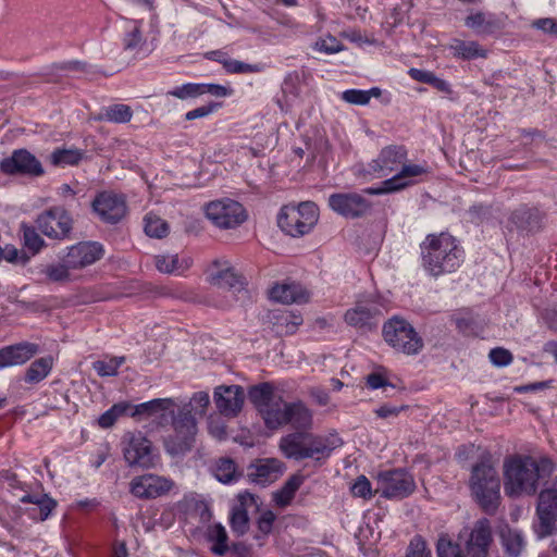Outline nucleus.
<instances>
[{
	"mask_svg": "<svg viewBox=\"0 0 557 557\" xmlns=\"http://www.w3.org/2000/svg\"><path fill=\"white\" fill-rule=\"evenodd\" d=\"M210 283L221 288H228L234 293L247 294L245 288V277L242 274L235 272L234 268L231 267L218 269L216 271L212 272L210 274Z\"/></svg>",
	"mask_w": 557,
	"mask_h": 557,
	"instance_id": "25",
	"label": "nucleus"
},
{
	"mask_svg": "<svg viewBox=\"0 0 557 557\" xmlns=\"http://www.w3.org/2000/svg\"><path fill=\"white\" fill-rule=\"evenodd\" d=\"M329 206L338 214L346 218H358L370 209L369 201L356 193L333 194L329 198Z\"/></svg>",
	"mask_w": 557,
	"mask_h": 557,
	"instance_id": "20",
	"label": "nucleus"
},
{
	"mask_svg": "<svg viewBox=\"0 0 557 557\" xmlns=\"http://www.w3.org/2000/svg\"><path fill=\"white\" fill-rule=\"evenodd\" d=\"M448 48L455 58H460L463 60H472L486 57V50L480 47L476 41L454 39L449 44Z\"/></svg>",
	"mask_w": 557,
	"mask_h": 557,
	"instance_id": "30",
	"label": "nucleus"
},
{
	"mask_svg": "<svg viewBox=\"0 0 557 557\" xmlns=\"http://www.w3.org/2000/svg\"><path fill=\"white\" fill-rule=\"evenodd\" d=\"M531 26L533 28L542 30L543 33H545L547 35L557 36V21L555 18H552V17L537 18L531 23Z\"/></svg>",
	"mask_w": 557,
	"mask_h": 557,
	"instance_id": "57",
	"label": "nucleus"
},
{
	"mask_svg": "<svg viewBox=\"0 0 557 557\" xmlns=\"http://www.w3.org/2000/svg\"><path fill=\"white\" fill-rule=\"evenodd\" d=\"M208 541L212 543L211 550L215 555L223 556L228 550L227 533L220 523L209 527Z\"/></svg>",
	"mask_w": 557,
	"mask_h": 557,
	"instance_id": "38",
	"label": "nucleus"
},
{
	"mask_svg": "<svg viewBox=\"0 0 557 557\" xmlns=\"http://www.w3.org/2000/svg\"><path fill=\"white\" fill-rule=\"evenodd\" d=\"M554 471V462L546 457L536 459L527 455H513L504 461V490L510 497L534 495L539 483L548 479Z\"/></svg>",
	"mask_w": 557,
	"mask_h": 557,
	"instance_id": "2",
	"label": "nucleus"
},
{
	"mask_svg": "<svg viewBox=\"0 0 557 557\" xmlns=\"http://www.w3.org/2000/svg\"><path fill=\"white\" fill-rule=\"evenodd\" d=\"M53 366V358L46 356L30 363L25 373V382L39 383L48 376Z\"/></svg>",
	"mask_w": 557,
	"mask_h": 557,
	"instance_id": "33",
	"label": "nucleus"
},
{
	"mask_svg": "<svg viewBox=\"0 0 557 557\" xmlns=\"http://www.w3.org/2000/svg\"><path fill=\"white\" fill-rule=\"evenodd\" d=\"M270 298L282 304L306 302L308 293L298 284H276L270 289Z\"/></svg>",
	"mask_w": 557,
	"mask_h": 557,
	"instance_id": "27",
	"label": "nucleus"
},
{
	"mask_svg": "<svg viewBox=\"0 0 557 557\" xmlns=\"http://www.w3.org/2000/svg\"><path fill=\"white\" fill-rule=\"evenodd\" d=\"M490 360L496 367L508 366L512 361V355L509 350L497 347L490 351Z\"/></svg>",
	"mask_w": 557,
	"mask_h": 557,
	"instance_id": "56",
	"label": "nucleus"
},
{
	"mask_svg": "<svg viewBox=\"0 0 557 557\" xmlns=\"http://www.w3.org/2000/svg\"><path fill=\"white\" fill-rule=\"evenodd\" d=\"M70 267H67V263L62 257L60 262L47 264L41 270V273H44L50 282L64 283L70 280Z\"/></svg>",
	"mask_w": 557,
	"mask_h": 557,
	"instance_id": "43",
	"label": "nucleus"
},
{
	"mask_svg": "<svg viewBox=\"0 0 557 557\" xmlns=\"http://www.w3.org/2000/svg\"><path fill=\"white\" fill-rule=\"evenodd\" d=\"M274 521L275 515L272 511L268 510L260 516L258 520V529L263 534H269L272 530Z\"/></svg>",
	"mask_w": 557,
	"mask_h": 557,
	"instance_id": "61",
	"label": "nucleus"
},
{
	"mask_svg": "<svg viewBox=\"0 0 557 557\" xmlns=\"http://www.w3.org/2000/svg\"><path fill=\"white\" fill-rule=\"evenodd\" d=\"M283 472V462L275 458L259 459L248 468L249 479L260 485L276 481Z\"/></svg>",
	"mask_w": 557,
	"mask_h": 557,
	"instance_id": "23",
	"label": "nucleus"
},
{
	"mask_svg": "<svg viewBox=\"0 0 557 557\" xmlns=\"http://www.w3.org/2000/svg\"><path fill=\"white\" fill-rule=\"evenodd\" d=\"M172 426L173 433L163 440L165 451L172 457L185 455L195 442L196 417L190 414L188 407L178 409L176 417H173Z\"/></svg>",
	"mask_w": 557,
	"mask_h": 557,
	"instance_id": "6",
	"label": "nucleus"
},
{
	"mask_svg": "<svg viewBox=\"0 0 557 557\" xmlns=\"http://www.w3.org/2000/svg\"><path fill=\"white\" fill-rule=\"evenodd\" d=\"M230 522L233 532L237 533L238 535L245 534L249 528L247 510L245 508L233 507Z\"/></svg>",
	"mask_w": 557,
	"mask_h": 557,
	"instance_id": "49",
	"label": "nucleus"
},
{
	"mask_svg": "<svg viewBox=\"0 0 557 557\" xmlns=\"http://www.w3.org/2000/svg\"><path fill=\"white\" fill-rule=\"evenodd\" d=\"M536 516L539 522L534 525V531L537 536L543 539L550 535L557 520V502L552 498L550 493L539 494Z\"/></svg>",
	"mask_w": 557,
	"mask_h": 557,
	"instance_id": "21",
	"label": "nucleus"
},
{
	"mask_svg": "<svg viewBox=\"0 0 557 557\" xmlns=\"http://www.w3.org/2000/svg\"><path fill=\"white\" fill-rule=\"evenodd\" d=\"M125 362V357H111L107 360H98L92 363V368L100 376H115L117 369Z\"/></svg>",
	"mask_w": 557,
	"mask_h": 557,
	"instance_id": "45",
	"label": "nucleus"
},
{
	"mask_svg": "<svg viewBox=\"0 0 557 557\" xmlns=\"http://www.w3.org/2000/svg\"><path fill=\"white\" fill-rule=\"evenodd\" d=\"M462 535L463 546L470 557H487L494 543L492 525L488 519L476 520Z\"/></svg>",
	"mask_w": 557,
	"mask_h": 557,
	"instance_id": "11",
	"label": "nucleus"
},
{
	"mask_svg": "<svg viewBox=\"0 0 557 557\" xmlns=\"http://www.w3.org/2000/svg\"><path fill=\"white\" fill-rule=\"evenodd\" d=\"M38 351V345L22 342L0 349V369L20 366L33 358Z\"/></svg>",
	"mask_w": 557,
	"mask_h": 557,
	"instance_id": "24",
	"label": "nucleus"
},
{
	"mask_svg": "<svg viewBox=\"0 0 557 557\" xmlns=\"http://www.w3.org/2000/svg\"><path fill=\"white\" fill-rule=\"evenodd\" d=\"M510 220L518 228L521 230L533 231L539 227L537 211L527 207H520L515 210Z\"/></svg>",
	"mask_w": 557,
	"mask_h": 557,
	"instance_id": "36",
	"label": "nucleus"
},
{
	"mask_svg": "<svg viewBox=\"0 0 557 557\" xmlns=\"http://www.w3.org/2000/svg\"><path fill=\"white\" fill-rule=\"evenodd\" d=\"M351 493L354 496L362 497L364 499L372 497V490L370 481L364 476L360 475L351 486Z\"/></svg>",
	"mask_w": 557,
	"mask_h": 557,
	"instance_id": "55",
	"label": "nucleus"
},
{
	"mask_svg": "<svg viewBox=\"0 0 557 557\" xmlns=\"http://www.w3.org/2000/svg\"><path fill=\"white\" fill-rule=\"evenodd\" d=\"M173 486L172 480L148 473L135 476L129 483V492L137 498L151 499L166 494Z\"/></svg>",
	"mask_w": 557,
	"mask_h": 557,
	"instance_id": "16",
	"label": "nucleus"
},
{
	"mask_svg": "<svg viewBox=\"0 0 557 557\" xmlns=\"http://www.w3.org/2000/svg\"><path fill=\"white\" fill-rule=\"evenodd\" d=\"M146 44L141 33V26L138 21L133 22V26L123 38V48L126 51L138 53Z\"/></svg>",
	"mask_w": 557,
	"mask_h": 557,
	"instance_id": "40",
	"label": "nucleus"
},
{
	"mask_svg": "<svg viewBox=\"0 0 557 557\" xmlns=\"http://www.w3.org/2000/svg\"><path fill=\"white\" fill-rule=\"evenodd\" d=\"M213 400L222 416L235 418L243 409L245 392L240 385H220L214 388Z\"/></svg>",
	"mask_w": 557,
	"mask_h": 557,
	"instance_id": "17",
	"label": "nucleus"
},
{
	"mask_svg": "<svg viewBox=\"0 0 557 557\" xmlns=\"http://www.w3.org/2000/svg\"><path fill=\"white\" fill-rule=\"evenodd\" d=\"M408 74L412 79H414L417 82L425 83L429 85L432 84L434 77L436 76L431 71L419 70V69H410Z\"/></svg>",
	"mask_w": 557,
	"mask_h": 557,
	"instance_id": "62",
	"label": "nucleus"
},
{
	"mask_svg": "<svg viewBox=\"0 0 557 557\" xmlns=\"http://www.w3.org/2000/svg\"><path fill=\"white\" fill-rule=\"evenodd\" d=\"M215 478L223 483H230L237 476L236 465L232 459H220L215 467Z\"/></svg>",
	"mask_w": 557,
	"mask_h": 557,
	"instance_id": "48",
	"label": "nucleus"
},
{
	"mask_svg": "<svg viewBox=\"0 0 557 557\" xmlns=\"http://www.w3.org/2000/svg\"><path fill=\"white\" fill-rule=\"evenodd\" d=\"M92 209L101 221L115 224L124 218L126 203L122 196L101 193L92 201Z\"/></svg>",
	"mask_w": 557,
	"mask_h": 557,
	"instance_id": "18",
	"label": "nucleus"
},
{
	"mask_svg": "<svg viewBox=\"0 0 557 557\" xmlns=\"http://www.w3.org/2000/svg\"><path fill=\"white\" fill-rule=\"evenodd\" d=\"M382 91L379 87H372L369 90L347 89L343 91L342 99L350 104L366 106L372 97L379 98Z\"/></svg>",
	"mask_w": 557,
	"mask_h": 557,
	"instance_id": "39",
	"label": "nucleus"
},
{
	"mask_svg": "<svg viewBox=\"0 0 557 557\" xmlns=\"http://www.w3.org/2000/svg\"><path fill=\"white\" fill-rule=\"evenodd\" d=\"M224 70L230 74H247V73H259L263 70L261 64H249L238 60H232L224 62Z\"/></svg>",
	"mask_w": 557,
	"mask_h": 557,
	"instance_id": "50",
	"label": "nucleus"
},
{
	"mask_svg": "<svg viewBox=\"0 0 557 557\" xmlns=\"http://www.w3.org/2000/svg\"><path fill=\"white\" fill-rule=\"evenodd\" d=\"M413 476L403 469L383 471L377 474L376 494L387 499H401L413 493Z\"/></svg>",
	"mask_w": 557,
	"mask_h": 557,
	"instance_id": "10",
	"label": "nucleus"
},
{
	"mask_svg": "<svg viewBox=\"0 0 557 557\" xmlns=\"http://www.w3.org/2000/svg\"><path fill=\"white\" fill-rule=\"evenodd\" d=\"M308 448L306 450V459L312 458L317 455L327 457L333 449L342 445V440L335 435L331 436H315L309 433Z\"/></svg>",
	"mask_w": 557,
	"mask_h": 557,
	"instance_id": "28",
	"label": "nucleus"
},
{
	"mask_svg": "<svg viewBox=\"0 0 557 557\" xmlns=\"http://www.w3.org/2000/svg\"><path fill=\"white\" fill-rule=\"evenodd\" d=\"M102 247L97 243L86 242L69 248L63 257L71 270H77L92 264L102 257Z\"/></svg>",
	"mask_w": 557,
	"mask_h": 557,
	"instance_id": "22",
	"label": "nucleus"
},
{
	"mask_svg": "<svg viewBox=\"0 0 557 557\" xmlns=\"http://www.w3.org/2000/svg\"><path fill=\"white\" fill-rule=\"evenodd\" d=\"M469 486L482 509L494 513L500 498V479L491 456H484L473 465Z\"/></svg>",
	"mask_w": 557,
	"mask_h": 557,
	"instance_id": "5",
	"label": "nucleus"
},
{
	"mask_svg": "<svg viewBox=\"0 0 557 557\" xmlns=\"http://www.w3.org/2000/svg\"><path fill=\"white\" fill-rule=\"evenodd\" d=\"M0 171L7 175L41 176L45 171L40 161L26 149H16L0 162Z\"/></svg>",
	"mask_w": 557,
	"mask_h": 557,
	"instance_id": "14",
	"label": "nucleus"
},
{
	"mask_svg": "<svg viewBox=\"0 0 557 557\" xmlns=\"http://www.w3.org/2000/svg\"><path fill=\"white\" fill-rule=\"evenodd\" d=\"M405 557H431V550L422 536L416 535L409 543Z\"/></svg>",
	"mask_w": 557,
	"mask_h": 557,
	"instance_id": "54",
	"label": "nucleus"
},
{
	"mask_svg": "<svg viewBox=\"0 0 557 557\" xmlns=\"http://www.w3.org/2000/svg\"><path fill=\"white\" fill-rule=\"evenodd\" d=\"M405 408L406 406H389V405H383L380 408L375 410V413L381 419H387L391 417H397Z\"/></svg>",
	"mask_w": 557,
	"mask_h": 557,
	"instance_id": "63",
	"label": "nucleus"
},
{
	"mask_svg": "<svg viewBox=\"0 0 557 557\" xmlns=\"http://www.w3.org/2000/svg\"><path fill=\"white\" fill-rule=\"evenodd\" d=\"M36 224L44 235L54 239H63L69 236L73 220L65 209L53 207L39 214Z\"/></svg>",
	"mask_w": 557,
	"mask_h": 557,
	"instance_id": "13",
	"label": "nucleus"
},
{
	"mask_svg": "<svg viewBox=\"0 0 557 557\" xmlns=\"http://www.w3.org/2000/svg\"><path fill=\"white\" fill-rule=\"evenodd\" d=\"M318 218L315 203L306 201L298 207L284 206L277 216V224L286 234L298 237L309 233L318 222Z\"/></svg>",
	"mask_w": 557,
	"mask_h": 557,
	"instance_id": "7",
	"label": "nucleus"
},
{
	"mask_svg": "<svg viewBox=\"0 0 557 557\" xmlns=\"http://www.w3.org/2000/svg\"><path fill=\"white\" fill-rule=\"evenodd\" d=\"M367 384L372 389L380 387L392 386L387 380L380 373L373 372L367 376Z\"/></svg>",
	"mask_w": 557,
	"mask_h": 557,
	"instance_id": "64",
	"label": "nucleus"
},
{
	"mask_svg": "<svg viewBox=\"0 0 557 557\" xmlns=\"http://www.w3.org/2000/svg\"><path fill=\"white\" fill-rule=\"evenodd\" d=\"M438 557H470L463 546L462 535L456 542L447 537H441L437 542Z\"/></svg>",
	"mask_w": 557,
	"mask_h": 557,
	"instance_id": "37",
	"label": "nucleus"
},
{
	"mask_svg": "<svg viewBox=\"0 0 557 557\" xmlns=\"http://www.w3.org/2000/svg\"><path fill=\"white\" fill-rule=\"evenodd\" d=\"M157 269L162 273L183 272L187 270L191 261L189 259H180L177 255H158L154 257Z\"/></svg>",
	"mask_w": 557,
	"mask_h": 557,
	"instance_id": "32",
	"label": "nucleus"
},
{
	"mask_svg": "<svg viewBox=\"0 0 557 557\" xmlns=\"http://www.w3.org/2000/svg\"><path fill=\"white\" fill-rule=\"evenodd\" d=\"M205 211L207 218L220 228H235L247 220L243 205L231 198L210 201Z\"/></svg>",
	"mask_w": 557,
	"mask_h": 557,
	"instance_id": "9",
	"label": "nucleus"
},
{
	"mask_svg": "<svg viewBox=\"0 0 557 557\" xmlns=\"http://www.w3.org/2000/svg\"><path fill=\"white\" fill-rule=\"evenodd\" d=\"M421 253L424 269L433 276L454 272L463 258L462 249L447 233L429 235L421 245Z\"/></svg>",
	"mask_w": 557,
	"mask_h": 557,
	"instance_id": "4",
	"label": "nucleus"
},
{
	"mask_svg": "<svg viewBox=\"0 0 557 557\" xmlns=\"http://www.w3.org/2000/svg\"><path fill=\"white\" fill-rule=\"evenodd\" d=\"M145 233L149 237L162 238L168 235V223L157 215H147L145 219Z\"/></svg>",
	"mask_w": 557,
	"mask_h": 557,
	"instance_id": "46",
	"label": "nucleus"
},
{
	"mask_svg": "<svg viewBox=\"0 0 557 557\" xmlns=\"http://www.w3.org/2000/svg\"><path fill=\"white\" fill-rule=\"evenodd\" d=\"M200 87H203L202 95L210 94L215 97H226L232 92L230 88L218 84H200Z\"/></svg>",
	"mask_w": 557,
	"mask_h": 557,
	"instance_id": "60",
	"label": "nucleus"
},
{
	"mask_svg": "<svg viewBox=\"0 0 557 557\" xmlns=\"http://www.w3.org/2000/svg\"><path fill=\"white\" fill-rule=\"evenodd\" d=\"M407 158V150L403 146L392 145L383 148L379 157L369 164L373 173L379 176H386L403 164L401 171L395 176L383 182V188H367L370 195L396 191L410 184V178L426 173V169L418 164H404Z\"/></svg>",
	"mask_w": 557,
	"mask_h": 557,
	"instance_id": "3",
	"label": "nucleus"
},
{
	"mask_svg": "<svg viewBox=\"0 0 557 557\" xmlns=\"http://www.w3.org/2000/svg\"><path fill=\"white\" fill-rule=\"evenodd\" d=\"M309 432L296 431L284 436L281 440L280 448L287 458L296 460L306 459V450L308 448Z\"/></svg>",
	"mask_w": 557,
	"mask_h": 557,
	"instance_id": "26",
	"label": "nucleus"
},
{
	"mask_svg": "<svg viewBox=\"0 0 557 557\" xmlns=\"http://www.w3.org/2000/svg\"><path fill=\"white\" fill-rule=\"evenodd\" d=\"M202 88L200 84L188 83L181 87H176L168 92L169 96H173L178 99L196 98L202 95Z\"/></svg>",
	"mask_w": 557,
	"mask_h": 557,
	"instance_id": "53",
	"label": "nucleus"
},
{
	"mask_svg": "<svg viewBox=\"0 0 557 557\" xmlns=\"http://www.w3.org/2000/svg\"><path fill=\"white\" fill-rule=\"evenodd\" d=\"M304 483V476L299 474L292 475L284 485L274 494V500L277 506L285 507L290 504L297 490Z\"/></svg>",
	"mask_w": 557,
	"mask_h": 557,
	"instance_id": "35",
	"label": "nucleus"
},
{
	"mask_svg": "<svg viewBox=\"0 0 557 557\" xmlns=\"http://www.w3.org/2000/svg\"><path fill=\"white\" fill-rule=\"evenodd\" d=\"M315 48L320 51H323L325 53H336L342 50L341 44L333 37H331L329 40L321 39L315 42Z\"/></svg>",
	"mask_w": 557,
	"mask_h": 557,
	"instance_id": "59",
	"label": "nucleus"
},
{
	"mask_svg": "<svg viewBox=\"0 0 557 557\" xmlns=\"http://www.w3.org/2000/svg\"><path fill=\"white\" fill-rule=\"evenodd\" d=\"M129 408L131 404L126 401L113 405L99 417L98 424L103 429L111 428L120 417L129 414Z\"/></svg>",
	"mask_w": 557,
	"mask_h": 557,
	"instance_id": "42",
	"label": "nucleus"
},
{
	"mask_svg": "<svg viewBox=\"0 0 557 557\" xmlns=\"http://www.w3.org/2000/svg\"><path fill=\"white\" fill-rule=\"evenodd\" d=\"M382 334L391 347L406 355H417L423 347V341L413 326L399 317L385 322Z\"/></svg>",
	"mask_w": 557,
	"mask_h": 557,
	"instance_id": "8",
	"label": "nucleus"
},
{
	"mask_svg": "<svg viewBox=\"0 0 557 557\" xmlns=\"http://www.w3.org/2000/svg\"><path fill=\"white\" fill-rule=\"evenodd\" d=\"M173 405L172 398H156L150 401H146L136 406H132L129 408L131 417H141L145 416L147 418H152L158 414V411H164Z\"/></svg>",
	"mask_w": 557,
	"mask_h": 557,
	"instance_id": "31",
	"label": "nucleus"
},
{
	"mask_svg": "<svg viewBox=\"0 0 557 557\" xmlns=\"http://www.w3.org/2000/svg\"><path fill=\"white\" fill-rule=\"evenodd\" d=\"M466 25L478 33L487 34L491 33L496 26V22L488 18L484 13L478 12L467 16Z\"/></svg>",
	"mask_w": 557,
	"mask_h": 557,
	"instance_id": "44",
	"label": "nucleus"
},
{
	"mask_svg": "<svg viewBox=\"0 0 557 557\" xmlns=\"http://www.w3.org/2000/svg\"><path fill=\"white\" fill-rule=\"evenodd\" d=\"M219 107L218 103H209L207 106H202V107H199V108H196L191 111H188L186 114H185V119L187 121H193V120H196V119H200V117H205V116H208L209 114H211L212 112H214V110Z\"/></svg>",
	"mask_w": 557,
	"mask_h": 557,
	"instance_id": "58",
	"label": "nucleus"
},
{
	"mask_svg": "<svg viewBox=\"0 0 557 557\" xmlns=\"http://www.w3.org/2000/svg\"><path fill=\"white\" fill-rule=\"evenodd\" d=\"M500 541L509 557H519L525 547L523 534L508 525L500 530Z\"/></svg>",
	"mask_w": 557,
	"mask_h": 557,
	"instance_id": "29",
	"label": "nucleus"
},
{
	"mask_svg": "<svg viewBox=\"0 0 557 557\" xmlns=\"http://www.w3.org/2000/svg\"><path fill=\"white\" fill-rule=\"evenodd\" d=\"M124 444L123 454L128 466H138L144 469L154 466L151 442L140 432L127 433L124 436Z\"/></svg>",
	"mask_w": 557,
	"mask_h": 557,
	"instance_id": "12",
	"label": "nucleus"
},
{
	"mask_svg": "<svg viewBox=\"0 0 557 557\" xmlns=\"http://www.w3.org/2000/svg\"><path fill=\"white\" fill-rule=\"evenodd\" d=\"M210 404V397L207 392H197L193 395L188 404H184L180 409L188 407L190 414L205 416Z\"/></svg>",
	"mask_w": 557,
	"mask_h": 557,
	"instance_id": "47",
	"label": "nucleus"
},
{
	"mask_svg": "<svg viewBox=\"0 0 557 557\" xmlns=\"http://www.w3.org/2000/svg\"><path fill=\"white\" fill-rule=\"evenodd\" d=\"M248 397L269 429L290 424L297 431H307L312 426L311 411L301 401L285 403L270 383L250 387Z\"/></svg>",
	"mask_w": 557,
	"mask_h": 557,
	"instance_id": "1",
	"label": "nucleus"
},
{
	"mask_svg": "<svg viewBox=\"0 0 557 557\" xmlns=\"http://www.w3.org/2000/svg\"><path fill=\"white\" fill-rule=\"evenodd\" d=\"M382 315L381 306L373 300L358 301L348 309L344 315L345 322L363 332H371L377 327Z\"/></svg>",
	"mask_w": 557,
	"mask_h": 557,
	"instance_id": "15",
	"label": "nucleus"
},
{
	"mask_svg": "<svg viewBox=\"0 0 557 557\" xmlns=\"http://www.w3.org/2000/svg\"><path fill=\"white\" fill-rule=\"evenodd\" d=\"M22 230H23L25 246L28 249H30L34 253L38 252L45 244L44 239L39 236V234L36 232V230L32 226H27V225L23 224Z\"/></svg>",
	"mask_w": 557,
	"mask_h": 557,
	"instance_id": "52",
	"label": "nucleus"
},
{
	"mask_svg": "<svg viewBox=\"0 0 557 557\" xmlns=\"http://www.w3.org/2000/svg\"><path fill=\"white\" fill-rule=\"evenodd\" d=\"M276 319L280 325L285 327L286 334H294L304 321L300 313L292 311L282 312Z\"/></svg>",
	"mask_w": 557,
	"mask_h": 557,
	"instance_id": "51",
	"label": "nucleus"
},
{
	"mask_svg": "<svg viewBox=\"0 0 557 557\" xmlns=\"http://www.w3.org/2000/svg\"><path fill=\"white\" fill-rule=\"evenodd\" d=\"M1 478L8 483L9 487L12 488L13 495L18 498V500L23 504H35L39 507V518L40 520H46L51 511L55 508L57 502L50 498L46 494H28L25 493L23 495H18L14 493V491L21 490L24 491L23 483L17 479L16 474L11 471L1 472Z\"/></svg>",
	"mask_w": 557,
	"mask_h": 557,
	"instance_id": "19",
	"label": "nucleus"
},
{
	"mask_svg": "<svg viewBox=\"0 0 557 557\" xmlns=\"http://www.w3.org/2000/svg\"><path fill=\"white\" fill-rule=\"evenodd\" d=\"M85 157V152L76 148H58L50 154L54 166L77 165Z\"/></svg>",
	"mask_w": 557,
	"mask_h": 557,
	"instance_id": "34",
	"label": "nucleus"
},
{
	"mask_svg": "<svg viewBox=\"0 0 557 557\" xmlns=\"http://www.w3.org/2000/svg\"><path fill=\"white\" fill-rule=\"evenodd\" d=\"M133 111L129 106L117 103L106 108L99 119L112 123H127L131 121Z\"/></svg>",
	"mask_w": 557,
	"mask_h": 557,
	"instance_id": "41",
	"label": "nucleus"
}]
</instances>
